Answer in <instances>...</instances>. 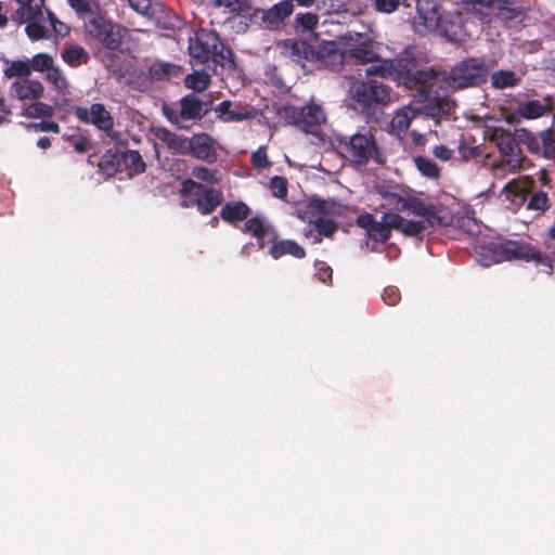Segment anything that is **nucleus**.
<instances>
[{"instance_id": "obj_38", "label": "nucleus", "mask_w": 555, "mask_h": 555, "mask_svg": "<svg viewBox=\"0 0 555 555\" xmlns=\"http://www.w3.org/2000/svg\"><path fill=\"white\" fill-rule=\"evenodd\" d=\"M63 61L72 67L86 64L89 61L88 52L80 46H74L62 53Z\"/></svg>"}, {"instance_id": "obj_23", "label": "nucleus", "mask_w": 555, "mask_h": 555, "mask_svg": "<svg viewBox=\"0 0 555 555\" xmlns=\"http://www.w3.org/2000/svg\"><path fill=\"white\" fill-rule=\"evenodd\" d=\"M284 48L296 63L324 57L323 54L320 55L310 43L304 40L288 39L284 42Z\"/></svg>"}, {"instance_id": "obj_40", "label": "nucleus", "mask_w": 555, "mask_h": 555, "mask_svg": "<svg viewBox=\"0 0 555 555\" xmlns=\"http://www.w3.org/2000/svg\"><path fill=\"white\" fill-rule=\"evenodd\" d=\"M47 80L50 82L62 95L68 93L69 83L63 72L59 67H52L47 72Z\"/></svg>"}, {"instance_id": "obj_37", "label": "nucleus", "mask_w": 555, "mask_h": 555, "mask_svg": "<svg viewBox=\"0 0 555 555\" xmlns=\"http://www.w3.org/2000/svg\"><path fill=\"white\" fill-rule=\"evenodd\" d=\"M426 221V229L428 227L440 225L446 227L450 224V218L441 206L434 204L428 205V214L425 215L424 220Z\"/></svg>"}, {"instance_id": "obj_36", "label": "nucleus", "mask_w": 555, "mask_h": 555, "mask_svg": "<svg viewBox=\"0 0 555 555\" xmlns=\"http://www.w3.org/2000/svg\"><path fill=\"white\" fill-rule=\"evenodd\" d=\"M8 64L7 68L4 69L3 74L7 78H20V79H27V77L31 74V67L29 65V61H5Z\"/></svg>"}, {"instance_id": "obj_52", "label": "nucleus", "mask_w": 555, "mask_h": 555, "mask_svg": "<svg viewBox=\"0 0 555 555\" xmlns=\"http://www.w3.org/2000/svg\"><path fill=\"white\" fill-rule=\"evenodd\" d=\"M251 164L255 168L264 169L271 166L268 159L267 147L260 146L250 156Z\"/></svg>"}, {"instance_id": "obj_18", "label": "nucleus", "mask_w": 555, "mask_h": 555, "mask_svg": "<svg viewBox=\"0 0 555 555\" xmlns=\"http://www.w3.org/2000/svg\"><path fill=\"white\" fill-rule=\"evenodd\" d=\"M179 115L184 120H201L210 111L209 104L199 100L194 93H189L180 99Z\"/></svg>"}, {"instance_id": "obj_9", "label": "nucleus", "mask_w": 555, "mask_h": 555, "mask_svg": "<svg viewBox=\"0 0 555 555\" xmlns=\"http://www.w3.org/2000/svg\"><path fill=\"white\" fill-rule=\"evenodd\" d=\"M518 137L531 154L555 160V129L547 128L533 133L522 128L518 130Z\"/></svg>"}, {"instance_id": "obj_51", "label": "nucleus", "mask_w": 555, "mask_h": 555, "mask_svg": "<svg viewBox=\"0 0 555 555\" xmlns=\"http://www.w3.org/2000/svg\"><path fill=\"white\" fill-rule=\"evenodd\" d=\"M269 188L274 197L284 199L287 196V181L285 178L274 176L270 179Z\"/></svg>"}, {"instance_id": "obj_21", "label": "nucleus", "mask_w": 555, "mask_h": 555, "mask_svg": "<svg viewBox=\"0 0 555 555\" xmlns=\"http://www.w3.org/2000/svg\"><path fill=\"white\" fill-rule=\"evenodd\" d=\"M462 2L473 7L496 9L498 17L504 21H512L519 14V11L514 8L516 0H462Z\"/></svg>"}, {"instance_id": "obj_30", "label": "nucleus", "mask_w": 555, "mask_h": 555, "mask_svg": "<svg viewBox=\"0 0 555 555\" xmlns=\"http://www.w3.org/2000/svg\"><path fill=\"white\" fill-rule=\"evenodd\" d=\"M217 5H222L229 9L233 16L243 18L257 17V9L253 8L249 0H216Z\"/></svg>"}, {"instance_id": "obj_1", "label": "nucleus", "mask_w": 555, "mask_h": 555, "mask_svg": "<svg viewBox=\"0 0 555 555\" xmlns=\"http://www.w3.org/2000/svg\"><path fill=\"white\" fill-rule=\"evenodd\" d=\"M391 62V80L398 86L406 89H416L418 98L425 104L426 113L431 117H449L454 114L456 104L449 95H441L438 92L433 94L428 82L437 80L439 73L434 69H418L417 60L410 49H405L402 53Z\"/></svg>"}, {"instance_id": "obj_14", "label": "nucleus", "mask_w": 555, "mask_h": 555, "mask_svg": "<svg viewBox=\"0 0 555 555\" xmlns=\"http://www.w3.org/2000/svg\"><path fill=\"white\" fill-rule=\"evenodd\" d=\"M551 104L548 95L542 100H528L519 102L516 109L506 117L507 122L516 124L521 119H538L550 114Z\"/></svg>"}, {"instance_id": "obj_39", "label": "nucleus", "mask_w": 555, "mask_h": 555, "mask_svg": "<svg viewBox=\"0 0 555 555\" xmlns=\"http://www.w3.org/2000/svg\"><path fill=\"white\" fill-rule=\"evenodd\" d=\"M185 87L195 92L205 91L210 85V76L205 72H195L184 79Z\"/></svg>"}, {"instance_id": "obj_4", "label": "nucleus", "mask_w": 555, "mask_h": 555, "mask_svg": "<svg viewBox=\"0 0 555 555\" xmlns=\"http://www.w3.org/2000/svg\"><path fill=\"white\" fill-rule=\"evenodd\" d=\"M489 70L483 59L468 57L459 62L448 74L443 73L442 80L451 89L460 90L486 82Z\"/></svg>"}, {"instance_id": "obj_56", "label": "nucleus", "mask_w": 555, "mask_h": 555, "mask_svg": "<svg viewBox=\"0 0 555 555\" xmlns=\"http://www.w3.org/2000/svg\"><path fill=\"white\" fill-rule=\"evenodd\" d=\"M162 112L164 116L167 118L169 122H171L173 126H176L179 129H186V126H184L182 122L184 121V118L179 115V111L164 104L162 107Z\"/></svg>"}, {"instance_id": "obj_46", "label": "nucleus", "mask_w": 555, "mask_h": 555, "mask_svg": "<svg viewBox=\"0 0 555 555\" xmlns=\"http://www.w3.org/2000/svg\"><path fill=\"white\" fill-rule=\"evenodd\" d=\"M232 103L230 101L221 102L216 112L219 113V117L224 121H241L246 118V114L241 112H234L231 109Z\"/></svg>"}, {"instance_id": "obj_13", "label": "nucleus", "mask_w": 555, "mask_h": 555, "mask_svg": "<svg viewBox=\"0 0 555 555\" xmlns=\"http://www.w3.org/2000/svg\"><path fill=\"white\" fill-rule=\"evenodd\" d=\"M215 145L216 141L210 134L205 132L196 133L190 138L186 155L210 165L215 164L218 160Z\"/></svg>"}, {"instance_id": "obj_8", "label": "nucleus", "mask_w": 555, "mask_h": 555, "mask_svg": "<svg viewBox=\"0 0 555 555\" xmlns=\"http://www.w3.org/2000/svg\"><path fill=\"white\" fill-rule=\"evenodd\" d=\"M88 30L92 38L112 51H116L121 47L126 34V28L114 24L101 14L93 16L89 21Z\"/></svg>"}, {"instance_id": "obj_55", "label": "nucleus", "mask_w": 555, "mask_h": 555, "mask_svg": "<svg viewBox=\"0 0 555 555\" xmlns=\"http://www.w3.org/2000/svg\"><path fill=\"white\" fill-rule=\"evenodd\" d=\"M25 31L30 40H41L48 38L47 28L37 22H30L27 24Z\"/></svg>"}, {"instance_id": "obj_54", "label": "nucleus", "mask_w": 555, "mask_h": 555, "mask_svg": "<svg viewBox=\"0 0 555 555\" xmlns=\"http://www.w3.org/2000/svg\"><path fill=\"white\" fill-rule=\"evenodd\" d=\"M401 208H405L411 214L423 218L428 214V205L416 197H408L406 206H401Z\"/></svg>"}, {"instance_id": "obj_61", "label": "nucleus", "mask_w": 555, "mask_h": 555, "mask_svg": "<svg viewBox=\"0 0 555 555\" xmlns=\"http://www.w3.org/2000/svg\"><path fill=\"white\" fill-rule=\"evenodd\" d=\"M399 0H374V9L380 13H391L398 9Z\"/></svg>"}, {"instance_id": "obj_47", "label": "nucleus", "mask_w": 555, "mask_h": 555, "mask_svg": "<svg viewBox=\"0 0 555 555\" xmlns=\"http://www.w3.org/2000/svg\"><path fill=\"white\" fill-rule=\"evenodd\" d=\"M367 235L371 240L375 242L385 243L390 238V231L386 223L383 221H375L370 231L367 232Z\"/></svg>"}, {"instance_id": "obj_29", "label": "nucleus", "mask_w": 555, "mask_h": 555, "mask_svg": "<svg viewBox=\"0 0 555 555\" xmlns=\"http://www.w3.org/2000/svg\"><path fill=\"white\" fill-rule=\"evenodd\" d=\"M98 167L99 171L106 177H113L115 173L122 171L121 151L108 149L100 157Z\"/></svg>"}, {"instance_id": "obj_12", "label": "nucleus", "mask_w": 555, "mask_h": 555, "mask_svg": "<svg viewBox=\"0 0 555 555\" xmlns=\"http://www.w3.org/2000/svg\"><path fill=\"white\" fill-rule=\"evenodd\" d=\"M74 114L79 121L93 125L102 131L108 132L113 129L114 119L111 113L101 103H94L90 108L77 106Z\"/></svg>"}, {"instance_id": "obj_48", "label": "nucleus", "mask_w": 555, "mask_h": 555, "mask_svg": "<svg viewBox=\"0 0 555 555\" xmlns=\"http://www.w3.org/2000/svg\"><path fill=\"white\" fill-rule=\"evenodd\" d=\"M31 70L48 72L53 67V59L47 53H38L29 61Z\"/></svg>"}, {"instance_id": "obj_16", "label": "nucleus", "mask_w": 555, "mask_h": 555, "mask_svg": "<svg viewBox=\"0 0 555 555\" xmlns=\"http://www.w3.org/2000/svg\"><path fill=\"white\" fill-rule=\"evenodd\" d=\"M531 179L525 178L522 180H513L508 182L504 189L503 194L506 201L509 202V209L517 211L524 205H527L528 194L530 193Z\"/></svg>"}, {"instance_id": "obj_45", "label": "nucleus", "mask_w": 555, "mask_h": 555, "mask_svg": "<svg viewBox=\"0 0 555 555\" xmlns=\"http://www.w3.org/2000/svg\"><path fill=\"white\" fill-rule=\"evenodd\" d=\"M16 2L26 11L28 20L35 21L41 17L44 0H16Z\"/></svg>"}, {"instance_id": "obj_27", "label": "nucleus", "mask_w": 555, "mask_h": 555, "mask_svg": "<svg viewBox=\"0 0 555 555\" xmlns=\"http://www.w3.org/2000/svg\"><path fill=\"white\" fill-rule=\"evenodd\" d=\"M552 207L550 192L538 189L531 179L530 193L528 194L526 209L533 211L535 216L544 215Z\"/></svg>"}, {"instance_id": "obj_43", "label": "nucleus", "mask_w": 555, "mask_h": 555, "mask_svg": "<svg viewBox=\"0 0 555 555\" xmlns=\"http://www.w3.org/2000/svg\"><path fill=\"white\" fill-rule=\"evenodd\" d=\"M309 221L314 224L315 231L323 236L331 237L338 229V224L332 219L318 217L312 220L311 216L308 217Z\"/></svg>"}, {"instance_id": "obj_24", "label": "nucleus", "mask_w": 555, "mask_h": 555, "mask_svg": "<svg viewBox=\"0 0 555 555\" xmlns=\"http://www.w3.org/2000/svg\"><path fill=\"white\" fill-rule=\"evenodd\" d=\"M179 69V66L163 61H155L149 68L147 75L143 76V85L139 88V91H144L150 88L153 81H164L171 77V75H176V70Z\"/></svg>"}, {"instance_id": "obj_62", "label": "nucleus", "mask_w": 555, "mask_h": 555, "mask_svg": "<svg viewBox=\"0 0 555 555\" xmlns=\"http://www.w3.org/2000/svg\"><path fill=\"white\" fill-rule=\"evenodd\" d=\"M385 199L387 201L388 205L397 211H405V208H401V206H406V197H403L397 193H386Z\"/></svg>"}, {"instance_id": "obj_63", "label": "nucleus", "mask_w": 555, "mask_h": 555, "mask_svg": "<svg viewBox=\"0 0 555 555\" xmlns=\"http://www.w3.org/2000/svg\"><path fill=\"white\" fill-rule=\"evenodd\" d=\"M382 298L388 306H395L400 301V291L395 286H388L384 289Z\"/></svg>"}, {"instance_id": "obj_35", "label": "nucleus", "mask_w": 555, "mask_h": 555, "mask_svg": "<svg viewBox=\"0 0 555 555\" xmlns=\"http://www.w3.org/2000/svg\"><path fill=\"white\" fill-rule=\"evenodd\" d=\"M474 141L475 140L473 137H462V139L459 141L457 152L463 162L477 159L482 155L480 146L474 145Z\"/></svg>"}, {"instance_id": "obj_34", "label": "nucleus", "mask_w": 555, "mask_h": 555, "mask_svg": "<svg viewBox=\"0 0 555 555\" xmlns=\"http://www.w3.org/2000/svg\"><path fill=\"white\" fill-rule=\"evenodd\" d=\"M417 170L426 178L438 180L441 176L440 167L430 158L416 156L413 159Z\"/></svg>"}, {"instance_id": "obj_3", "label": "nucleus", "mask_w": 555, "mask_h": 555, "mask_svg": "<svg viewBox=\"0 0 555 555\" xmlns=\"http://www.w3.org/2000/svg\"><path fill=\"white\" fill-rule=\"evenodd\" d=\"M336 147L343 158L354 166H365L371 159L383 164L379 146L375 135L366 129L351 135H337Z\"/></svg>"}, {"instance_id": "obj_42", "label": "nucleus", "mask_w": 555, "mask_h": 555, "mask_svg": "<svg viewBox=\"0 0 555 555\" xmlns=\"http://www.w3.org/2000/svg\"><path fill=\"white\" fill-rule=\"evenodd\" d=\"M391 62L390 59L387 60H379L375 63H372L369 67L365 69V74L369 77L377 76L380 78H386L391 80Z\"/></svg>"}, {"instance_id": "obj_44", "label": "nucleus", "mask_w": 555, "mask_h": 555, "mask_svg": "<svg viewBox=\"0 0 555 555\" xmlns=\"http://www.w3.org/2000/svg\"><path fill=\"white\" fill-rule=\"evenodd\" d=\"M324 52L325 51H321V52H318V53L320 55L321 54L324 55V57H322V60L333 70H338L341 67V65L344 64V60L346 57H348L346 51L345 52H340V51L335 50V49H330V50L326 51V54ZM319 60H321V57Z\"/></svg>"}, {"instance_id": "obj_15", "label": "nucleus", "mask_w": 555, "mask_h": 555, "mask_svg": "<svg viewBox=\"0 0 555 555\" xmlns=\"http://www.w3.org/2000/svg\"><path fill=\"white\" fill-rule=\"evenodd\" d=\"M257 16L260 15V20L263 28L268 30H278L282 27L285 18L292 15L294 12V5L291 0H283L275 3L270 9H257Z\"/></svg>"}, {"instance_id": "obj_58", "label": "nucleus", "mask_w": 555, "mask_h": 555, "mask_svg": "<svg viewBox=\"0 0 555 555\" xmlns=\"http://www.w3.org/2000/svg\"><path fill=\"white\" fill-rule=\"evenodd\" d=\"M315 269V276L320 282L325 284L332 283L333 270L330 266H327L324 261H317Z\"/></svg>"}, {"instance_id": "obj_41", "label": "nucleus", "mask_w": 555, "mask_h": 555, "mask_svg": "<svg viewBox=\"0 0 555 555\" xmlns=\"http://www.w3.org/2000/svg\"><path fill=\"white\" fill-rule=\"evenodd\" d=\"M54 113V109L52 106L36 101L35 103L26 106L24 108V116L28 118H40V117H51Z\"/></svg>"}, {"instance_id": "obj_60", "label": "nucleus", "mask_w": 555, "mask_h": 555, "mask_svg": "<svg viewBox=\"0 0 555 555\" xmlns=\"http://www.w3.org/2000/svg\"><path fill=\"white\" fill-rule=\"evenodd\" d=\"M27 128L35 130V131H46V132H54V133H60V131H61V127L57 122L48 121V120L28 124Z\"/></svg>"}, {"instance_id": "obj_19", "label": "nucleus", "mask_w": 555, "mask_h": 555, "mask_svg": "<svg viewBox=\"0 0 555 555\" xmlns=\"http://www.w3.org/2000/svg\"><path fill=\"white\" fill-rule=\"evenodd\" d=\"M151 131L173 154H188L190 138L172 132L165 127H152Z\"/></svg>"}, {"instance_id": "obj_6", "label": "nucleus", "mask_w": 555, "mask_h": 555, "mask_svg": "<svg viewBox=\"0 0 555 555\" xmlns=\"http://www.w3.org/2000/svg\"><path fill=\"white\" fill-rule=\"evenodd\" d=\"M352 100L364 114L372 108L386 105L391 100V88L376 79L356 82L351 89Z\"/></svg>"}, {"instance_id": "obj_59", "label": "nucleus", "mask_w": 555, "mask_h": 555, "mask_svg": "<svg viewBox=\"0 0 555 555\" xmlns=\"http://www.w3.org/2000/svg\"><path fill=\"white\" fill-rule=\"evenodd\" d=\"M383 221L391 232L392 229L401 231L404 219L397 212H385L382 216Z\"/></svg>"}, {"instance_id": "obj_33", "label": "nucleus", "mask_w": 555, "mask_h": 555, "mask_svg": "<svg viewBox=\"0 0 555 555\" xmlns=\"http://www.w3.org/2000/svg\"><path fill=\"white\" fill-rule=\"evenodd\" d=\"M272 230H275L274 228L267 225L262 218L256 216L253 218H247L246 222L244 223V227L242 231L244 233H248L251 236L256 237L257 241L263 240L266 236H272Z\"/></svg>"}, {"instance_id": "obj_22", "label": "nucleus", "mask_w": 555, "mask_h": 555, "mask_svg": "<svg viewBox=\"0 0 555 555\" xmlns=\"http://www.w3.org/2000/svg\"><path fill=\"white\" fill-rule=\"evenodd\" d=\"M420 114V109L412 105H406L397 111L389 125V132L402 139L410 126L412 120Z\"/></svg>"}, {"instance_id": "obj_25", "label": "nucleus", "mask_w": 555, "mask_h": 555, "mask_svg": "<svg viewBox=\"0 0 555 555\" xmlns=\"http://www.w3.org/2000/svg\"><path fill=\"white\" fill-rule=\"evenodd\" d=\"M308 215L311 217L317 215L319 217L325 215L339 216L341 215V205L337 204L335 201L312 197L308 203V209L304 214L298 211V217L302 220H306Z\"/></svg>"}, {"instance_id": "obj_64", "label": "nucleus", "mask_w": 555, "mask_h": 555, "mask_svg": "<svg viewBox=\"0 0 555 555\" xmlns=\"http://www.w3.org/2000/svg\"><path fill=\"white\" fill-rule=\"evenodd\" d=\"M433 154L436 158H438L442 162H448L452 158L453 151L451 149H449L447 145L439 144V145L434 146Z\"/></svg>"}, {"instance_id": "obj_49", "label": "nucleus", "mask_w": 555, "mask_h": 555, "mask_svg": "<svg viewBox=\"0 0 555 555\" xmlns=\"http://www.w3.org/2000/svg\"><path fill=\"white\" fill-rule=\"evenodd\" d=\"M426 230V221L409 220L403 222L401 233L405 236L418 237Z\"/></svg>"}, {"instance_id": "obj_11", "label": "nucleus", "mask_w": 555, "mask_h": 555, "mask_svg": "<svg viewBox=\"0 0 555 555\" xmlns=\"http://www.w3.org/2000/svg\"><path fill=\"white\" fill-rule=\"evenodd\" d=\"M184 193H197L196 208L201 215H210L223 202V194L220 190L206 186L193 179H185L183 181Z\"/></svg>"}, {"instance_id": "obj_5", "label": "nucleus", "mask_w": 555, "mask_h": 555, "mask_svg": "<svg viewBox=\"0 0 555 555\" xmlns=\"http://www.w3.org/2000/svg\"><path fill=\"white\" fill-rule=\"evenodd\" d=\"M493 255L496 262L504 260L533 261L537 266L542 267L547 274H552L553 272L551 258L525 242L507 240L493 247Z\"/></svg>"}, {"instance_id": "obj_32", "label": "nucleus", "mask_w": 555, "mask_h": 555, "mask_svg": "<svg viewBox=\"0 0 555 555\" xmlns=\"http://www.w3.org/2000/svg\"><path fill=\"white\" fill-rule=\"evenodd\" d=\"M122 170L128 175H140L145 171L146 165L141 154L135 150L121 151Z\"/></svg>"}, {"instance_id": "obj_57", "label": "nucleus", "mask_w": 555, "mask_h": 555, "mask_svg": "<svg viewBox=\"0 0 555 555\" xmlns=\"http://www.w3.org/2000/svg\"><path fill=\"white\" fill-rule=\"evenodd\" d=\"M128 3L131 7V9H133L139 14L149 17H152L154 15L151 0H128Z\"/></svg>"}, {"instance_id": "obj_17", "label": "nucleus", "mask_w": 555, "mask_h": 555, "mask_svg": "<svg viewBox=\"0 0 555 555\" xmlns=\"http://www.w3.org/2000/svg\"><path fill=\"white\" fill-rule=\"evenodd\" d=\"M272 245L269 248V255L273 259H280L285 255H289L297 259L306 257V250L294 240H279L278 232L272 230V236L269 240Z\"/></svg>"}, {"instance_id": "obj_28", "label": "nucleus", "mask_w": 555, "mask_h": 555, "mask_svg": "<svg viewBox=\"0 0 555 555\" xmlns=\"http://www.w3.org/2000/svg\"><path fill=\"white\" fill-rule=\"evenodd\" d=\"M250 212V208L244 202H228L222 206L220 217L224 222L234 224L246 220Z\"/></svg>"}, {"instance_id": "obj_50", "label": "nucleus", "mask_w": 555, "mask_h": 555, "mask_svg": "<svg viewBox=\"0 0 555 555\" xmlns=\"http://www.w3.org/2000/svg\"><path fill=\"white\" fill-rule=\"evenodd\" d=\"M295 22L302 30L310 31L317 27L319 17L317 14L311 12L298 13L295 17Z\"/></svg>"}, {"instance_id": "obj_10", "label": "nucleus", "mask_w": 555, "mask_h": 555, "mask_svg": "<svg viewBox=\"0 0 555 555\" xmlns=\"http://www.w3.org/2000/svg\"><path fill=\"white\" fill-rule=\"evenodd\" d=\"M485 139L493 143L503 156L509 157L507 160H505L508 166L513 164V167H515V165L519 163L520 149L514 134L511 131L501 127L489 128L485 132ZM501 166H504V160L500 162L496 166H494V168Z\"/></svg>"}, {"instance_id": "obj_26", "label": "nucleus", "mask_w": 555, "mask_h": 555, "mask_svg": "<svg viewBox=\"0 0 555 555\" xmlns=\"http://www.w3.org/2000/svg\"><path fill=\"white\" fill-rule=\"evenodd\" d=\"M11 91L18 100H39L44 91L39 80L18 79L11 86Z\"/></svg>"}, {"instance_id": "obj_7", "label": "nucleus", "mask_w": 555, "mask_h": 555, "mask_svg": "<svg viewBox=\"0 0 555 555\" xmlns=\"http://www.w3.org/2000/svg\"><path fill=\"white\" fill-rule=\"evenodd\" d=\"M284 119L306 133L318 134L321 126L326 122V114L320 104L310 102L302 107L286 105L283 108Z\"/></svg>"}, {"instance_id": "obj_20", "label": "nucleus", "mask_w": 555, "mask_h": 555, "mask_svg": "<svg viewBox=\"0 0 555 555\" xmlns=\"http://www.w3.org/2000/svg\"><path fill=\"white\" fill-rule=\"evenodd\" d=\"M358 44L349 47L346 50L347 56L353 59L358 63H375L379 61L378 53L373 49V43L370 39L364 38L361 34H357Z\"/></svg>"}, {"instance_id": "obj_2", "label": "nucleus", "mask_w": 555, "mask_h": 555, "mask_svg": "<svg viewBox=\"0 0 555 555\" xmlns=\"http://www.w3.org/2000/svg\"><path fill=\"white\" fill-rule=\"evenodd\" d=\"M189 54L193 62L204 65L212 61L227 69H234L232 50L224 46L216 31L201 29L189 40Z\"/></svg>"}, {"instance_id": "obj_53", "label": "nucleus", "mask_w": 555, "mask_h": 555, "mask_svg": "<svg viewBox=\"0 0 555 555\" xmlns=\"http://www.w3.org/2000/svg\"><path fill=\"white\" fill-rule=\"evenodd\" d=\"M217 170L207 168L205 166H195L192 169V176L196 179L205 182L217 183L218 178L216 177Z\"/></svg>"}, {"instance_id": "obj_31", "label": "nucleus", "mask_w": 555, "mask_h": 555, "mask_svg": "<svg viewBox=\"0 0 555 555\" xmlns=\"http://www.w3.org/2000/svg\"><path fill=\"white\" fill-rule=\"evenodd\" d=\"M521 82V76L514 70L500 69L491 75V86L496 90L514 88Z\"/></svg>"}]
</instances>
